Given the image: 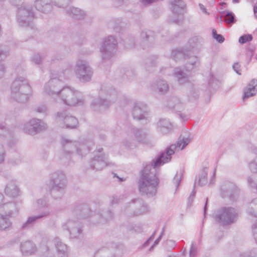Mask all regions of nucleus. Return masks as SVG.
<instances>
[{
    "mask_svg": "<svg viewBox=\"0 0 257 257\" xmlns=\"http://www.w3.org/2000/svg\"><path fill=\"white\" fill-rule=\"evenodd\" d=\"M190 142L188 138L180 139L177 144H172L165 151L154 160L151 164H147L141 171V176L138 181V187L141 195L148 197L155 196L159 187V179L156 175V168L159 167L170 162L172 155L175 151L182 150Z\"/></svg>",
    "mask_w": 257,
    "mask_h": 257,
    "instance_id": "obj_1",
    "label": "nucleus"
},
{
    "mask_svg": "<svg viewBox=\"0 0 257 257\" xmlns=\"http://www.w3.org/2000/svg\"><path fill=\"white\" fill-rule=\"evenodd\" d=\"M89 212L87 205L77 206L73 213V216L62 224V228L67 230L71 238H78L82 233L83 225L81 218L88 217L86 214Z\"/></svg>",
    "mask_w": 257,
    "mask_h": 257,
    "instance_id": "obj_2",
    "label": "nucleus"
},
{
    "mask_svg": "<svg viewBox=\"0 0 257 257\" xmlns=\"http://www.w3.org/2000/svg\"><path fill=\"white\" fill-rule=\"evenodd\" d=\"M10 98L20 103L27 102L32 93V89L28 80L24 77H18L11 87Z\"/></svg>",
    "mask_w": 257,
    "mask_h": 257,
    "instance_id": "obj_3",
    "label": "nucleus"
},
{
    "mask_svg": "<svg viewBox=\"0 0 257 257\" xmlns=\"http://www.w3.org/2000/svg\"><path fill=\"white\" fill-rule=\"evenodd\" d=\"M61 144L64 155L71 157L75 154L83 157L86 155L94 146L91 140H85L82 142L72 141L63 138Z\"/></svg>",
    "mask_w": 257,
    "mask_h": 257,
    "instance_id": "obj_4",
    "label": "nucleus"
},
{
    "mask_svg": "<svg viewBox=\"0 0 257 257\" xmlns=\"http://www.w3.org/2000/svg\"><path fill=\"white\" fill-rule=\"evenodd\" d=\"M51 194L55 199H61L64 194L67 186L65 174L62 171H57L50 176Z\"/></svg>",
    "mask_w": 257,
    "mask_h": 257,
    "instance_id": "obj_5",
    "label": "nucleus"
},
{
    "mask_svg": "<svg viewBox=\"0 0 257 257\" xmlns=\"http://www.w3.org/2000/svg\"><path fill=\"white\" fill-rule=\"evenodd\" d=\"M99 94L101 97L106 94V97L105 98L100 97L93 101L91 106L96 111H101L106 109L117 97V92L114 89L105 86L101 88Z\"/></svg>",
    "mask_w": 257,
    "mask_h": 257,
    "instance_id": "obj_6",
    "label": "nucleus"
},
{
    "mask_svg": "<svg viewBox=\"0 0 257 257\" xmlns=\"http://www.w3.org/2000/svg\"><path fill=\"white\" fill-rule=\"evenodd\" d=\"M238 216L236 210L231 207H222L217 209L213 215L215 221L222 226L231 225L236 222Z\"/></svg>",
    "mask_w": 257,
    "mask_h": 257,
    "instance_id": "obj_7",
    "label": "nucleus"
},
{
    "mask_svg": "<svg viewBox=\"0 0 257 257\" xmlns=\"http://www.w3.org/2000/svg\"><path fill=\"white\" fill-rule=\"evenodd\" d=\"M59 97L63 103L68 106H75L76 104H82L83 99L80 92L71 86L63 87L61 90Z\"/></svg>",
    "mask_w": 257,
    "mask_h": 257,
    "instance_id": "obj_8",
    "label": "nucleus"
},
{
    "mask_svg": "<svg viewBox=\"0 0 257 257\" xmlns=\"http://www.w3.org/2000/svg\"><path fill=\"white\" fill-rule=\"evenodd\" d=\"M35 18V13L31 5L23 4L18 8L17 21L21 27L33 29V21Z\"/></svg>",
    "mask_w": 257,
    "mask_h": 257,
    "instance_id": "obj_9",
    "label": "nucleus"
},
{
    "mask_svg": "<svg viewBox=\"0 0 257 257\" xmlns=\"http://www.w3.org/2000/svg\"><path fill=\"white\" fill-rule=\"evenodd\" d=\"M74 72L77 78L82 82H87L91 80L93 70L88 63L84 60L79 59L76 62Z\"/></svg>",
    "mask_w": 257,
    "mask_h": 257,
    "instance_id": "obj_10",
    "label": "nucleus"
},
{
    "mask_svg": "<svg viewBox=\"0 0 257 257\" xmlns=\"http://www.w3.org/2000/svg\"><path fill=\"white\" fill-rule=\"evenodd\" d=\"M171 57L176 62L188 59L185 66L186 70L187 71L198 67L200 65L199 59L197 57L189 56L188 53L181 50H173Z\"/></svg>",
    "mask_w": 257,
    "mask_h": 257,
    "instance_id": "obj_11",
    "label": "nucleus"
},
{
    "mask_svg": "<svg viewBox=\"0 0 257 257\" xmlns=\"http://www.w3.org/2000/svg\"><path fill=\"white\" fill-rule=\"evenodd\" d=\"M149 211L148 205L141 198H137L130 202L125 210L129 217L137 216L146 213Z\"/></svg>",
    "mask_w": 257,
    "mask_h": 257,
    "instance_id": "obj_12",
    "label": "nucleus"
},
{
    "mask_svg": "<svg viewBox=\"0 0 257 257\" xmlns=\"http://www.w3.org/2000/svg\"><path fill=\"white\" fill-rule=\"evenodd\" d=\"M117 50L116 39L112 36H109L104 39L100 51L103 61L110 59Z\"/></svg>",
    "mask_w": 257,
    "mask_h": 257,
    "instance_id": "obj_13",
    "label": "nucleus"
},
{
    "mask_svg": "<svg viewBox=\"0 0 257 257\" xmlns=\"http://www.w3.org/2000/svg\"><path fill=\"white\" fill-rule=\"evenodd\" d=\"M47 128V125L46 123L41 119L35 118H32L25 123L23 126L25 132L31 135H35L44 131Z\"/></svg>",
    "mask_w": 257,
    "mask_h": 257,
    "instance_id": "obj_14",
    "label": "nucleus"
},
{
    "mask_svg": "<svg viewBox=\"0 0 257 257\" xmlns=\"http://www.w3.org/2000/svg\"><path fill=\"white\" fill-rule=\"evenodd\" d=\"M62 88V82L60 79L54 77L45 84L43 91L45 94L52 97L59 96Z\"/></svg>",
    "mask_w": 257,
    "mask_h": 257,
    "instance_id": "obj_15",
    "label": "nucleus"
},
{
    "mask_svg": "<svg viewBox=\"0 0 257 257\" xmlns=\"http://www.w3.org/2000/svg\"><path fill=\"white\" fill-rule=\"evenodd\" d=\"M56 119L60 123L61 127H66L67 128H76L78 123L76 117L66 114L65 112H57Z\"/></svg>",
    "mask_w": 257,
    "mask_h": 257,
    "instance_id": "obj_16",
    "label": "nucleus"
},
{
    "mask_svg": "<svg viewBox=\"0 0 257 257\" xmlns=\"http://www.w3.org/2000/svg\"><path fill=\"white\" fill-rule=\"evenodd\" d=\"M91 169L99 171L103 169L107 165H109L107 156L105 154H96L89 162Z\"/></svg>",
    "mask_w": 257,
    "mask_h": 257,
    "instance_id": "obj_17",
    "label": "nucleus"
},
{
    "mask_svg": "<svg viewBox=\"0 0 257 257\" xmlns=\"http://www.w3.org/2000/svg\"><path fill=\"white\" fill-rule=\"evenodd\" d=\"M170 3L173 14L178 17V19L173 20V22L178 23L182 19L185 4L183 0H171Z\"/></svg>",
    "mask_w": 257,
    "mask_h": 257,
    "instance_id": "obj_18",
    "label": "nucleus"
},
{
    "mask_svg": "<svg viewBox=\"0 0 257 257\" xmlns=\"http://www.w3.org/2000/svg\"><path fill=\"white\" fill-rule=\"evenodd\" d=\"M132 114L135 119L141 120L146 118L148 115L147 107L145 104L137 102L134 103Z\"/></svg>",
    "mask_w": 257,
    "mask_h": 257,
    "instance_id": "obj_19",
    "label": "nucleus"
},
{
    "mask_svg": "<svg viewBox=\"0 0 257 257\" xmlns=\"http://www.w3.org/2000/svg\"><path fill=\"white\" fill-rule=\"evenodd\" d=\"M221 191L222 197L228 196L232 198L234 194L239 191V189L234 183L226 181L221 186Z\"/></svg>",
    "mask_w": 257,
    "mask_h": 257,
    "instance_id": "obj_20",
    "label": "nucleus"
},
{
    "mask_svg": "<svg viewBox=\"0 0 257 257\" xmlns=\"http://www.w3.org/2000/svg\"><path fill=\"white\" fill-rule=\"evenodd\" d=\"M113 218V213L110 211H105L102 214L95 213L91 216L90 221L94 224L104 223Z\"/></svg>",
    "mask_w": 257,
    "mask_h": 257,
    "instance_id": "obj_21",
    "label": "nucleus"
},
{
    "mask_svg": "<svg viewBox=\"0 0 257 257\" xmlns=\"http://www.w3.org/2000/svg\"><path fill=\"white\" fill-rule=\"evenodd\" d=\"M37 249L36 244L30 240L22 241L20 244V250L25 256L34 254L37 251Z\"/></svg>",
    "mask_w": 257,
    "mask_h": 257,
    "instance_id": "obj_22",
    "label": "nucleus"
},
{
    "mask_svg": "<svg viewBox=\"0 0 257 257\" xmlns=\"http://www.w3.org/2000/svg\"><path fill=\"white\" fill-rule=\"evenodd\" d=\"M49 214V212L45 211L39 215H32L28 217L27 220L22 224L21 229L22 230H25L31 228L39 219L44 216H47Z\"/></svg>",
    "mask_w": 257,
    "mask_h": 257,
    "instance_id": "obj_23",
    "label": "nucleus"
},
{
    "mask_svg": "<svg viewBox=\"0 0 257 257\" xmlns=\"http://www.w3.org/2000/svg\"><path fill=\"white\" fill-rule=\"evenodd\" d=\"M51 0H36L35 2L36 9L43 13L50 12L52 9Z\"/></svg>",
    "mask_w": 257,
    "mask_h": 257,
    "instance_id": "obj_24",
    "label": "nucleus"
},
{
    "mask_svg": "<svg viewBox=\"0 0 257 257\" xmlns=\"http://www.w3.org/2000/svg\"><path fill=\"white\" fill-rule=\"evenodd\" d=\"M6 194L11 197H16L19 195L20 190L14 181L9 182L5 188Z\"/></svg>",
    "mask_w": 257,
    "mask_h": 257,
    "instance_id": "obj_25",
    "label": "nucleus"
},
{
    "mask_svg": "<svg viewBox=\"0 0 257 257\" xmlns=\"http://www.w3.org/2000/svg\"><path fill=\"white\" fill-rule=\"evenodd\" d=\"M54 243L59 257H65L67 255L68 248L67 245L63 243L58 237L54 239Z\"/></svg>",
    "mask_w": 257,
    "mask_h": 257,
    "instance_id": "obj_26",
    "label": "nucleus"
},
{
    "mask_svg": "<svg viewBox=\"0 0 257 257\" xmlns=\"http://www.w3.org/2000/svg\"><path fill=\"white\" fill-rule=\"evenodd\" d=\"M153 89L158 93L164 94L167 92L169 89L168 84L164 80H157L152 85Z\"/></svg>",
    "mask_w": 257,
    "mask_h": 257,
    "instance_id": "obj_27",
    "label": "nucleus"
},
{
    "mask_svg": "<svg viewBox=\"0 0 257 257\" xmlns=\"http://www.w3.org/2000/svg\"><path fill=\"white\" fill-rule=\"evenodd\" d=\"M158 131L163 135L167 134L172 128V125L169 120L161 119L157 123Z\"/></svg>",
    "mask_w": 257,
    "mask_h": 257,
    "instance_id": "obj_28",
    "label": "nucleus"
},
{
    "mask_svg": "<svg viewBox=\"0 0 257 257\" xmlns=\"http://www.w3.org/2000/svg\"><path fill=\"white\" fill-rule=\"evenodd\" d=\"M66 12L70 16L76 20L82 19L85 16V14L84 11L75 7H71L68 9L67 8Z\"/></svg>",
    "mask_w": 257,
    "mask_h": 257,
    "instance_id": "obj_29",
    "label": "nucleus"
},
{
    "mask_svg": "<svg viewBox=\"0 0 257 257\" xmlns=\"http://www.w3.org/2000/svg\"><path fill=\"white\" fill-rule=\"evenodd\" d=\"M7 214H0V230H9L12 228V222Z\"/></svg>",
    "mask_w": 257,
    "mask_h": 257,
    "instance_id": "obj_30",
    "label": "nucleus"
},
{
    "mask_svg": "<svg viewBox=\"0 0 257 257\" xmlns=\"http://www.w3.org/2000/svg\"><path fill=\"white\" fill-rule=\"evenodd\" d=\"M174 76L177 79L179 83L183 84L188 81V77L180 67L175 68L174 70Z\"/></svg>",
    "mask_w": 257,
    "mask_h": 257,
    "instance_id": "obj_31",
    "label": "nucleus"
},
{
    "mask_svg": "<svg viewBox=\"0 0 257 257\" xmlns=\"http://www.w3.org/2000/svg\"><path fill=\"white\" fill-rule=\"evenodd\" d=\"M134 135L137 141L145 143L147 140L149 134L146 130L136 128L134 131Z\"/></svg>",
    "mask_w": 257,
    "mask_h": 257,
    "instance_id": "obj_32",
    "label": "nucleus"
},
{
    "mask_svg": "<svg viewBox=\"0 0 257 257\" xmlns=\"http://www.w3.org/2000/svg\"><path fill=\"white\" fill-rule=\"evenodd\" d=\"M6 209L7 210L6 214H7V216L11 217H14L18 212V207L14 202L7 204Z\"/></svg>",
    "mask_w": 257,
    "mask_h": 257,
    "instance_id": "obj_33",
    "label": "nucleus"
},
{
    "mask_svg": "<svg viewBox=\"0 0 257 257\" xmlns=\"http://www.w3.org/2000/svg\"><path fill=\"white\" fill-rule=\"evenodd\" d=\"M208 77V84L209 90L211 91L212 89H216L218 86L219 80L212 72L209 73Z\"/></svg>",
    "mask_w": 257,
    "mask_h": 257,
    "instance_id": "obj_34",
    "label": "nucleus"
},
{
    "mask_svg": "<svg viewBox=\"0 0 257 257\" xmlns=\"http://www.w3.org/2000/svg\"><path fill=\"white\" fill-rule=\"evenodd\" d=\"M224 18V21L227 24L234 23L235 21L234 15L231 12L225 13L224 12L221 13V16L219 20L222 21V18Z\"/></svg>",
    "mask_w": 257,
    "mask_h": 257,
    "instance_id": "obj_35",
    "label": "nucleus"
},
{
    "mask_svg": "<svg viewBox=\"0 0 257 257\" xmlns=\"http://www.w3.org/2000/svg\"><path fill=\"white\" fill-rule=\"evenodd\" d=\"M94 257H115L114 254L109 249L103 248L97 250Z\"/></svg>",
    "mask_w": 257,
    "mask_h": 257,
    "instance_id": "obj_36",
    "label": "nucleus"
},
{
    "mask_svg": "<svg viewBox=\"0 0 257 257\" xmlns=\"http://www.w3.org/2000/svg\"><path fill=\"white\" fill-rule=\"evenodd\" d=\"M167 106L171 109H175L176 108V109H180L181 103L178 97H173L168 100Z\"/></svg>",
    "mask_w": 257,
    "mask_h": 257,
    "instance_id": "obj_37",
    "label": "nucleus"
},
{
    "mask_svg": "<svg viewBox=\"0 0 257 257\" xmlns=\"http://www.w3.org/2000/svg\"><path fill=\"white\" fill-rule=\"evenodd\" d=\"M247 213L252 216L257 217V198L253 199L250 203Z\"/></svg>",
    "mask_w": 257,
    "mask_h": 257,
    "instance_id": "obj_38",
    "label": "nucleus"
},
{
    "mask_svg": "<svg viewBox=\"0 0 257 257\" xmlns=\"http://www.w3.org/2000/svg\"><path fill=\"white\" fill-rule=\"evenodd\" d=\"M203 39L198 36H195L189 39L188 43L192 48H195L201 45Z\"/></svg>",
    "mask_w": 257,
    "mask_h": 257,
    "instance_id": "obj_39",
    "label": "nucleus"
},
{
    "mask_svg": "<svg viewBox=\"0 0 257 257\" xmlns=\"http://www.w3.org/2000/svg\"><path fill=\"white\" fill-rule=\"evenodd\" d=\"M71 0H51V3L59 8L67 9Z\"/></svg>",
    "mask_w": 257,
    "mask_h": 257,
    "instance_id": "obj_40",
    "label": "nucleus"
},
{
    "mask_svg": "<svg viewBox=\"0 0 257 257\" xmlns=\"http://www.w3.org/2000/svg\"><path fill=\"white\" fill-rule=\"evenodd\" d=\"M207 168H203L199 176V184L202 186L207 183Z\"/></svg>",
    "mask_w": 257,
    "mask_h": 257,
    "instance_id": "obj_41",
    "label": "nucleus"
},
{
    "mask_svg": "<svg viewBox=\"0 0 257 257\" xmlns=\"http://www.w3.org/2000/svg\"><path fill=\"white\" fill-rule=\"evenodd\" d=\"M257 92V90H254L253 91V89L248 87H246V88L244 90V94L242 96V99L243 101L248 98L250 97H251L254 95Z\"/></svg>",
    "mask_w": 257,
    "mask_h": 257,
    "instance_id": "obj_42",
    "label": "nucleus"
},
{
    "mask_svg": "<svg viewBox=\"0 0 257 257\" xmlns=\"http://www.w3.org/2000/svg\"><path fill=\"white\" fill-rule=\"evenodd\" d=\"M188 96L190 99H196L199 96V91L196 88L192 87L189 90Z\"/></svg>",
    "mask_w": 257,
    "mask_h": 257,
    "instance_id": "obj_43",
    "label": "nucleus"
},
{
    "mask_svg": "<svg viewBox=\"0 0 257 257\" xmlns=\"http://www.w3.org/2000/svg\"><path fill=\"white\" fill-rule=\"evenodd\" d=\"M175 246V242L173 240H167L163 242V246L167 250L172 249Z\"/></svg>",
    "mask_w": 257,
    "mask_h": 257,
    "instance_id": "obj_44",
    "label": "nucleus"
},
{
    "mask_svg": "<svg viewBox=\"0 0 257 257\" xmlns=\"http://www.w3.org/2000/svg\"><path fill=\"white\" fill-rule=\"evenodd\" d=\"M247 181L248 185L250 187L256 190H257V181L255 177L253 176L248 177Z\"/></svg>",
    "mask_w": 257,
    "mask_h": 257,
    "instance_id": "obj_45",
    "label": "nucleus"
},
{
    "mask_svg": "<svg viewBox=\"0 0 257 257\" xmlns=\"http://www.w3.org/2000/svg\"><path fill=\"white\" fill-rule=\"evenodd\" d=\"M252 40V36L251 35H244L240 37L238 42L240 44H244L247 42L251 41Z\"/></svg>",
    "mask_w": 257,
    "mask_h": 257,
    "instance_id": "obj_46",
    "label": "nucleus"
},
{
    "mask_svg": "<svg viewBox=\"0 0 257 257\" xmlns=\"http://www.w3.org/2000/svg\"><path fill=\"white\" fill-rule=\"evenodd\" d=\"M44 58V55H41L40 54H36L33 56L32 60L35 64H39L42 62Z\"/></svg>",
    "mask_w": 257,
    "mask_h": 257,
    "instance_id": "obj_47",
    "label": "nucleus"
},
{
    "mask_svg": "<svg viewBox=\"0 0 257 257\" xmlns=\"http://www.w3.org/2000/svg\"><path fill=\"white\" fill-rule=\"evenodd\" d=\"M212 35L213 38L215 39L219 43H221L224 42V37L220 34H217L216 33V31L215 29L212 30Z\"/></svg>",
    "mask_w": 257,
    "mask_h": 257,
    "instance_id": "obj_48",
    "label": "nucleus"
},
{
    "mask_svg": "<svg viewBox=\"0 0 257 257\" xmlns=\"http://www.w3.org/2000/svg\"><path fill=\"white\" fill-rule=\"evenodd\" d=\"M6 152L4 146L0 142V164L3 163L5 159Z\"/></svg>",
    "mask_w": 257,
    "mask_h": 257,
    "instance_id": "obj_49",
    "label": "nucleus"
},
{
    "mask_svg": "<svg viewBox=\"0 0 257 257\" xmlns=\"http://www.w3.org/2000/svg\"><path fill=\"white\" fill-rule=\"evenodd\" d=\"M125 75L129 80H131L135 77L136 73L134 70L130 69L126 71Z\"/></svg>",
    "mask_w": 257,
    "mask_h": 257,
    "instance_id": "obj_50",
    "label": "nucleus"
},
{
    "mask_svg": "<svg viewBox=\"0 0 257 257\" xmlns=\"http://www.w3.org/2000/svg\"><path fill=\"white\" fill-rule=\"evenodd\" d=\"M156 65V63L155 61L151 60H148L146 62V68L148 71H151L153 70L152 69L153 67H155Z\"/></svg>",
    "mask_w": 257,
    "mask_h": 257,
    "instance_id": "obj_51",
    "label": "nucleus"
},
{
    "mask_svg": "<svg viewBox=\"0 0 257 257\" xmlns=\"http://www.w3.org/2000/svg\"><path fill=\"white\" fill-rule=\"evenodd\" d=\"M36 111L39 113L46 114L48 112V108L45 105H42L37 107L36 108Z\"/></svg>",
    "mask_w": 257,
    "mask_h": 257,
    "instance_id": "obj_52",
    "label": "nucleus"
},
{
    "mask_svg": "<svg viewBox=\"0 0 257 257\" xmlns=\"http://www.w3.org/2000/svg\"><path fill=\"white\" fill-rule=\"evenodd\" d=\"M254 54V50L252 49H248L246 51L245 56L247 62H250L251 59V58Z\"/></svg>",
    "mask_w": 257,
    "mask_h": 257,
    "instance_id": "obj_53",
    "label": "nucleus"
},
{
    "mask_svg": "<svg viewBox=\"0 0 257 257\" xmlns=\"http://www.w3.org/2000/svg\"><path fill=\"white\" fill-rule=\"evenodd\" d=\"M151 32L150 31L147 32L143 31L141 33V39L144 41H148L150 39V38L151 37V35H150V33Z\"/></svg>",
    "mask_w": 257,
    "mask_h": 257,
    "instance_id": "obj_54",
    "label": "nucleus"
},
{
    "mask_svg": "<svg viewBox=\"0 0 257 257\" xmlns=\"http://www.w3.org/2000/svg\"><path fill=\"white\" fill-rule=\"evenodd\" d=\"M181 175H182V174H180V175H179L178 174V173H177L173 179V183L175 184L176 188H177L178 187V186L180 184V183L181 182Z\"/></svg>",
    "mask_w": 257,
    "mask_h": 257,
    "instance_id": "obj_55",
    "label": "nucleus"
},
{
    "mask_svg": "<svg viewBox=\"0 0 257 257\" xmlns=\"http://www.w3.org/2000/svg\"><path fill=\"white\" fill-rule=\"evenodd\" d=\"M257 86V79H253L248 83L247 87L253 89V91L254 90H256L255 88V86Z\"/></svg>",
    "mask_w": 257,
    "mask_h": 257,
    "instance_id": "obj_56",
    "label": "nucleus"
},
{
    "mask_svg": "<svg viewBox=\"0 0 257 257\" xmlns=\"http://www.w3.org/2000/svg\"><path fill=\"white\" fill-rule=\"evenodd\" d=\"M37 203L39 208H42L47 206V201L45 199H38Z\"/></svg>",
    "mask_w": 257,
    "mask_h": 257,
    "instance_id": "obj_57",
    "label": "nucleus"
},
{
    "mask_svg": "<svg viewBox=\"0 0 257 257\" xmlns=\"http://www.w3.org/2000/svg\"><path fill=\"white\" fill-rule=\"evenodd\" d=\"M240 67V65L237 62L235 63L232 66L233 70L239 75H241V70Z\"/></svg>",
    "mask_w": 257,
    "mask_h": 257,
    "instance_id": "obj_58",
    "label": "nucleus"
},
{
    "mask_svg": "<svg viewBox=\"0 0 257 257\" xmlns=\"http://www.w3.org/2000/svg\"><path fill=\"white\" fill-rule=\"evenodd\" d=\"M196 249L194 247V243L192 242L191 244V248L190 249V257H194L196 255Z\"/></svg>",
    "mask_w": 257,
    "mask_h": 257,
    "instance_id": "obj_59",
    "label": "nucleus"
},
{
    "mask_svg": "<svg viewBox=\"0 0 257 257\" xmlns=\"http://www.w3.org/2000/svg\"><path fill=\"white\" fill-rule=\"evenodd\" d=\"M250 2L252 4L254 18L257 19V3H254L253 0H250Z\"/></svg>",
    "mask_w": 257,
    "mask_h": 257,
    "instance_id": "obj_60",
    "label": "nucleus"
},
{
    "mask_svg": "<svg viewBox=\"0 0 257 257\" xmlns=\"http://www.w3.org/2000/svg\"><path fill=\"white\" fill-rule=\"evenodd\" d=\"M155 233L156 232L155 231L154 233L150 237V238L143 244V248L147 247L150 244V241H151L154 239Z\"/></svg>",
    "mask_w": 257,
    "mask_h": 257,
    "instance_id": "obj_61",
    "label": "nucleus"
},
{
    "mask_svg": "<svg viewBox=\"0 0 257 257\" xmlns=\"http://www.w3.org/2000/svg\"><path fill=\"white\" fill-rule=\"evenodd\" d=\"M8 54V52L4 51L0 47V61L4 58H5Z\"/></svg>",
    "mask_w": 257,
    "mask_h": 257,
    "instance_id": "obj_62",
    "label": "nucleus"
},
{
    "mask_svg": "<svg viewBox=\"0 0 257 257\" xmlns=\"http://www.w3.org/2000/svg\"><path fill=\"white\" fill-rule=\"evenodd\" d=\"M252 231L253 236L257 243V223L252 225Z\"/></svg>",
    "mask_w": 257,
    "mask_h": 257,
    "instance_id": "obj_63",
    "label": "nucleus"
},
{
    "mask_svg": "<svg viewBox=\"0 0 257 257\" xmlns=\"http://www.w3.org/2000/svg\"><path fill=\"white\" fill-rule=\"evenodd\" d=\"M10 2L16 7L19 6L23 3L22 0H9Z\"/></svg>",
    "mask_w": 257,
    "mask_h": 257,
    "instance_id": "obj_64",
    "label": "nucleus"
}]
</instances>
